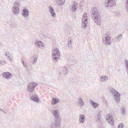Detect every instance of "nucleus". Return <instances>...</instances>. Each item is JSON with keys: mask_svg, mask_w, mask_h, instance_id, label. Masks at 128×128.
I'll list each match as a JSON object with an SVG mask.
<instances>
[{"mask_svg": "<svg viewBox=\"0 0 128 128\" xmlns=\"http://www.w3.org/2000/svg\"><path fill=\"white\" fill-rule=\"evenodd\" d=\"M91 16L93 18L94 22L99 26L101 24V18L98 9L95 7L92 8L91 11Z\"/></svg>", "mask_w": 128, "mask_h": 128, "instance_id": "nucleus-1", "label": "nucleus"}, {"mask_svg": "<svg viewBox=\"0 0 128 128\" xmlns=\"http://www.w3.org/2000/svg\"><path fill=\"white\" fill-rule=\"evenodd\" d=\"M110 92L114 96V98L115 102L117 104H118L120 101V93L113 88L110 89Z\"/></svg>", "mask_w": 128, "mask_h": 128, "instance_id": "nucleus-2", "label": "nucleus"}, {"mask_svg": "<svg viewBox=\"0 0 128 128\" xmlns=\"http://www.w3.org/2000/svg\"><path fill=\"white\" fill-rule=\"evenodd\" d=\"M52 55L54 60L56 62L60 59V52L59 50L56 48H54L52 52Z\"/></svg>", "mask_w": 128, "mask_h": 128, "instance_id": "nucleus-3", "label": "nucleus"}, {"mask_svg": "<svg viewBox=\"0 0 128 128\" xmlns=\"http://www.w3.org/2000/svg\"><path fill=\"white\" fill-rule=\"evenodd\" d=\"M20 6V4L19 2H16L14 3L12 8V11L14 15H17L19 14Z\"/></svg>", "mask_w": 128, "mask_h": 128, "instance_id": "nucleus-4", "label": "nucleus"}, {"mask_svg": "<svg viewBox=\"0 0 128 128\" xmlns=\"http://www.w3.org/2000/svg\"><path fill=\"white\" fill-rule=\"evenodd\" d=\"M102 41L106 45H108L111 44L112 43V40L110 37L107 34L104 35L102 38Z\"/></svg>", "mask_w": 128, "mask_h": 128, "instance_id": "nucleus-5", "label": "nucleus"}, {"mask_svg": "<svg viewBox=\"0 0 128 128\" xmlns=\"http://www.w3.org/2000/svg\"><path fill=\"white\" fill-rule=\"evenodd\" d=\"M82 27L84 29H85L88 23V19L87 14L86 13H84L82 16Z\"/></svg>", "mask_w": 128, "mask_h": 128, "instance_id": "nucleus-6", "label": "nucleus"}, {"mask_svg": "<svg viewBox=\"0 0 128 128\" xmlns=\"http://www.w3.org/2000/svg\"><path fill=\"white\" fill-rule=\"evenodd\" d=\"M38 85L35 82H32L29 83L27 86V91L28 92H32L34 91L35 87Z\"/></svg>", "mask_w": 128, "mask_h": 128, "instance_id": "nucleus-7", "label": "nucleus"}, {"mask_svg": "<svg viewBox=\"0 0 128 128\" xmlns=\"http://www.w3.org/2000/svg\"><path fill=\"white\" fill-rule=\"evenodd\" d=\"M116 2L115 0H106L105 4L106 6L108 8L116 4Z\"/></svg>", "mask_w": 128, "mask_h": 128, "instance_id": "nucleus-8", "label": "nucleus"}, {"mask_svg": "<svg viewBox=\"0 0 128 128\" xmlns=\"http://www.w3.org/2000/svg\"><path fill=\"white\" fill-rule=\"evenodd\" d=\"M77 8V4L74 2L69 7V10L72 12H76Z\"/></svg>", "mask_w": 128, "mask_h": 128, "instance_id": "nucleus-9", "label": "nucleus"}, {"mask_svg": "<svg viewBox=\"0 0 128 128\" xmlns=\"http://www.w3.org/2000/svg\"><path fill=\"white\" fill-rule=\"evenodd\" d=\"M60 122L59 120H54L50 125L51 128H58L60 126Z\"/></svg>", "mask_w": 128, "mask_h": 128, "instance_id": "nucleus-10", "label": "nucleus"}, {"mask_svg": "<svg viewBox=\"0 0 128 128\" xmlns=\"http://www.w3.org/2000/svg\"><path fill=\"white\" fill-rule=\"evenodd\" d=\"M48 9L51 16L53 18H55L56 16V14L53 8L51 6H49L48 7Z\"/></svg>", "mask_w": 128, "mask_h": 128, "instance_id": "nucleus-11", "label": "nucleus"}, {"mask_svg": "<svg viewBox=\"0 0 128 128\" xmlns=\"http://www.w3.org/2000/svg\"><path fill=\"white\" fill-rule=\"evenodd\" d=\"M3 77L7 80H9L12 77V74L8 72L3 73L2 75Z\"/></svg>", "mask_w": 128, "mask_h": 128, "instance_id": "nucleus-12", "label": "nucleus"}, {"mask_svg": "<svg viewBox=\"0 0 128 128\" xmlns=\"http://www.w3.org/2000/svg\"><path fill=\"white\" fill-rule=\"evenodd\" d=\"M35 42L36 46L40 48H43L44 47V44L42 41L38 40L36 41Z\"/></svg>", "mask_w": 128, "mask_h": 128, "instance_id": "nucleus-13", "label": "nucleus"}, {"mask_svg": "<svg viewBox=\"0 0 128 128\" xmlns=\"http://www.w3.org/2000/svg\"><path fill=\"white\" fill-rule=\"evenodd\" d=\"M59 112V111L57 110H53L52 112V114L57 119H60Z\"/></svg>", "mask_w": 128, "mask_h": 128, "instance_id": "nucleus-14", "label": "nucleus"}, {"mask_svg": "<svg viewBox=\"0 0 128 128\" xmlns=\"http://www.w3.org/2000/svg\"><path fill=\"white\" fill-rule=\"evenodd\" d=\"M22 14L23 16L25 18H27L29 16V12L28 10L24 8L23 10Z\"/></svg>", "mask_w": 128, "mask_h": 128, "instance_id": "nucleus-15", "label": "nucleus"}, {"mask_svg": "<svg viewBox=\"0 0 128 128\" xmlns=\"http://www.w3.org/2000/svg\"><path fill=\"white\" fill-rule=\"evenodd\" d=\"M108 79V76L106 75L101 76L100 78V80L102 82H106Z\"/></svg>", "mask_w": 128, "mask_h": 128, "instance_id": "nucleus-16", "label": "nucleus"}, {"mask_svg": "<svg viewBox=\"0 0 128 128\" xmlns=\"http://www.w3.org/2000/svg\"><path fill=\"white\" fill-rule=\"evenodd\" d=\"M60 102V100L56 98H53L51 102V104L52 105L56 104Z\"/></svg>", "mask_w": 128, "mask_h": 128, "instance_id": "nucleus-17", "label": "nucleus"}, {"mask_svg": "<svg viewBox=\"0 0 128 128\" xmlns=\"http://www.w3.org/2000/svg\"><path fill=\"white\" fill-rule=\"evenodd\" d=\"M31 99L37 102H40V100L38 98V96L36 95H35L32 96L31 97Z\"/></svg>", "mask_w": 128, "mask_h": 128, "instance_id": "nucleus-18", "label": "nucleus"}, {"mask_svg": "<svg viewBox=\"0 0 128 128\" xmlns=\"http://www.w3.org/2000/svg\"><path fill=\"white\" fill-rule=\"evenodd\" d=\"M90 104L94 108H98L99 106V104L98 103L92 101H90Z\"/></svg>", "mask_w": 128, "mask_h": 128, "instance_id": "nucleus-19", "label": "nucleus"}, {"mask_svg": "<svg viewBox=\"0 0 128 128\" xmlns=\"http://www.w3.org/2000/svg\"><path fill=\"white\" fill-rule=\"evenodd\" d=\"M106 120H113L112 116L110 114H108L106 115Z\"/></svg>", "mask_w": 128, "mask_h": 128, "instance_id": "nucleus-20", "label": "nucleus"}, {"mask_svg": "<svg viewBox=\"0 0 128 128\" xmlns=\"http://www.w3.org/2000/svg\"><path fill=\"white\" fill-rule=\"evenodd\" d=\"M78 101L80 107H82L84 105V102L82 101V99L81 98H78Z\"/></svg>", "mask_w": 128, "mask_h": 128, "instance_id": "nucleus-21", "label": "nucleus"}, {"mask_svg": "<svg viewBox=\"0 0 128 128\" xmlns=\"http://www.w3.org/2000/svg\"><path fill=\"white\" fill-rule=\"evenodd\" d=\"M121 113L122 115H125L126 114V109L124 106L121 107L120 108Z\"/></svg>", "mask_w": 128, "mask_h": 128, "instance_id": "nucleus-22", "label": "nucleus"}, {"mask_svg": "<svg viewBox=\"0 0 128 128\" xmlns=\"http://www.w3.org/2000/svg\"><path fill=\"white\" fill-rule=\"evenodd\" d=\"M56 2L58 5H60L63 4L65 2V0H57Z\"/></svg>", "mask_w": 128, "mask_h": 128, "instance_id": "nucleus-23", "label": "nucleus"}, {"mask_svg": "<svg viewBox=\"0 0 128 128\" xmlns=\"http://www.w3.org/2000/svg\"><path fill=\"white\" fill-rule=\"evenodd\" d=\"M125 8L126 11L128 12V0H126Z\"/></svg>", "mask_w": 128, "mask_h": 128, "instance_id": "nucleus-24", "label": "nucleus"}, {"mask_svg": "<svg viewBox=\"0 0 128 128\" xmlns=\"http://www.w3.org/2000/svg\"><path fill=\"white\" fill-rule=\"evenodd\" d=\"M72 42L71 40H70L68 42V46L69 48L70 49H72V45L71 43Z\"/></svg>", "mask_w": 128, "mask_h": 128, "instance_id": "nucleus-25", "label": "nucleus"}, {"mask_svg": "<svg viewBox=\"0 0 128 128\" xmlns=\"http://www.w3.org/2000/svg\"><path fill=\"white\" fill-rule=\"evenodd\" d=\"M125 66L126 69L128 68V60L125 59L124 61Z\"/></svg>", "mask_w": 128, "mask_h": 128, "instance_id": "nucleus-26", "label": "nucleus"}, {"mask_svg": "<svg viewBox=\"0 0 128 128\" xmlns=\"http://www.w3.org/2000/svg\"><path fill=\"white\" fill-rule=\"evenodd\" d=\"M32 62L33 64H34L35 62L37 61V58H35L34 57L32 56Z\"/></svg>", "mask_w": 128, "mask_h": 128, "instance_id": "nucleus-27", "label": "nucleus"}, {"mask_svg": "<svg viewBox=\"0 0 128 128\" xmlns=\"http://www.w3.org/2000/svg\"><path fill=\"white\" fill-rule=\"evenodd\" d=\"M7 56L8 58H9L10 61H12L13 58V56H12L8 55Z\"/></svg>", "mask_w": 128, "mask_h": 128, "instance_id": "nucleus-28", "label": "nucleus"}, {"mask_svg": "<svg viewBox=\"0 0 128 128\" xmlns=\"http://www.w3.org/2000/svg\"><path fill=\"white\" fill-rule=\"evenodd\" d=\"M114 120H107V122L109 123V124L112 126L114 125Z\"/></svg>", "mask_w": 128, "mask_h": 128, "instance_id": "nucleus-29", "label": "nucleus"}, {"mask_svg": "<svg viewBox=\"0 0 128 128\" xmlns=\"http://www.w3.org/2000/svg\"><path fill=\"white\" fill-rule=\"evenodd\" d=\"M22 63L24 67H26L27 66L28 64L26 62H25L23 60H22Z\"/></svg>", "mask_w": 128, "mask_h": 128, "instance_id": "nucleus-30", "label": "nucleus"}, {"mask_svg": "<svg viewBox=\"0 0 128 128\" xmlns=\"http://www.w3.org/2000/svg\"><path fill=\"white\" fill-rule=\"evenodd\" d=\"M85 118V116L84 115L82 114L80 116L79 120H80V119L81 120H83Z\"/></svg>", "mask_w": 128, "mask_h": 128, "instance_id": "nucleus-31", "label": "nucleus"}, {"mask_svg": "<svg viewBox=\"0 0 128 128\" xmlns=\"http://www.w3.org/2000/svg\"><path fill=\"white\" fill-rule=\"evenodd\" d=\"M123 124L121 123L119 124L118 128H122L124 126Z\"/></svg>", "mask_w": 128, "mask_h": 128, "instance_id": "nucleus-32", "label": "nucleus"}, {"mask_svg": "<svg viewBox=\"0 0 128 128\" xmlns=\"http://www.w3.org/2000/svg\"><path fill=\"white\" fill-rule=\"evenodd\" d=\"M64 71L63 74H67V70L66 68H64Z\"/></svg>", "mask_w": 128, "mask_h": 128, "instance_id": "nucleus-33", "label": "nucleus"}, {"mask_svg": "<svg viewBox=\"0 0 128 128\" xmlns=\"http://www.w3.org/2000/svg\"><path fill=\"white\" fill-rule=\"evenodd\" d=\"M122 35L121 34H119L118 36V40H120L122 38Z\"/></svg>", "mask_w": 128, "mask_h": 128, "instance_id": "nucleus-34", "label": "nucleus"}, {"mask_svg": "<svg viewBox=\"0 0 128 128\" xmlns=\"http://www.w3.org/2000/svg\"><path fill=\"white\" fill-rule=\"evenodd\" d=\"M100 111L97 115V117L98 120L100 119V116L99 114L100 113Z\"/></svg>", "mask_w": 128, "mask_h": 128, "instance_id": "nucleus-35", "label": "nucleus"}, {"mask_svg": "<svg viewBox=\"0 0 128 128\" xmlns=\"http://www.w3.org/2000/svg\"><path fill=\"white\" fill-rule=\"evenodd\" d=\"M2 65H4L6 63V61L4 60H2Z\"/></svg>", "mask_w": 128, "mask_h": 128, "instance_id": "nucleus-36", "label": "nucleus"}, {"mask_svg": "<svg viewBox=\"0 0 128 128\" xmlns=\"http://www.w3.org/2000/svg\"><path fill=\"white\" fill-rule=\"evenodd\" d=\"M0 110L1 111L3 112L5 114H6V112L3 109H2L0 108Z\"/></svg>", "mask_w": 128, "mask_h": 128, "instance_id": "nucleus-37", "label": "nucleus"}, {"mask_svg": "<svg viewBox=\"0 0 128 128\" xmlns=\"http://www.w3.org/2000/svg\"><path fill=\"white\" fill-rule=\"evenodd\" d=\"M79 122L80 123H83L84 122V120H79Z\"/></svg>", "mask_w": 128, "mask_h": 128, "instance_id": "nucleus-38", "label": "nucleus"}, {"mask_svg": "<svg viewBox=\"0 0 128 128\" xmlns=\"http://www.w3.org/2000/svg\"><path fill=\"white\" fill-rule=\"evenodd\" d=\"M126 70L127 72V74L128 75V68H126Z\"/></svg>", "mask_w": 128, "mask_h": 128, "instance_id": "nucleus-39", "label": "nucleus"}, {"mask_svg": "<svg viewBox=\"0 0 128 128\" xmlns=\"http://www.w3.org/2000/svg\"><path fill=\"white\" fill-rule=\"evenodd\" d=\"M5 56H7V53L6 52V53L5 54Z\"/></svg>", "mask_w": 128, "mask_h": 128, "instance_id": "nucleus-40", "label": "nucleus"}, {"mask_svg": "<svg viewBox=\"0 0 128 128\" xmlns=\"http://www.w3.org/2000/svg\"><path fill=\"white\" fill-rule=\"evenodd\" d=\"M2 61L0 60V64H2Z\"/></svg>", "mask_w": 128, "mask_h": 128, "instance_id": "nucleus-41", "label": "nucleus"}, {"mask_svg": "<svg viewBox=\"0 0 128 128\" xmlns=\"http://www.w3.org/2000/svg\"><path fill=\"white\" fill-rule=\"evenodd\" d=\"M81 5H81V4H80V7H81Z\"/></svg>", "mask_w": 128, "mask_h": 128, "instance_id": "nucleus-42", "label": "nucleus"}, {"mask_svg": "<svg viewBox=\"0 0 128 128\" xmlns=\"http://www.w3.org/2000/svg\"><path fill=\"white\" fill-rule=\"evenodd\" d=\"M118 15H119V14H118Z\"/></svg>", "mask_w": 128, "mask_h": 128, "instance_id": "nucleus-43", "label": "nucleus"}]
</instances>
